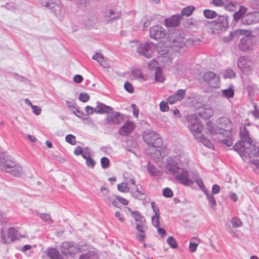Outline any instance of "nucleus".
I'll return each instance as SVG.
<instances>
[{"label":"nucleus","instance_id":"obj_1","mask_svg":"<svg viewBox=\"0 0 259 259\" xmlns=\"http://www.w3.org/2000/svg\"><path fill=\"white\" fill-rule=\"evenodd\" d=\"M183 156V153L180 150L176 155L169 156L165 165V172L174 176L178 183L184 186H190L194 184V181L189 177V171L180 166Z\"/></svg>","mask_w":259,"mask_h":259},{"label":"nucleus","instance_id":"obj_2","mask_svg":"<svg viewBox=\"0 0 259 259\" xmlns=\"http://www.w3.org/2000/svg\"><path fill=\"white\" fill-rule=\"evenodd\" d=\"M137 51L141 56L147 58H151L156 50L158 56V61L164 66H169L172 62L173 55L168 51L163 42H160L157 46L152 42H146L144 44L136 42Z\"/></svg>","mask_w":259,"mask_h":259},{"label":"nucleus","instance_id":"obj_3","mask_svg":"<svg viewBox=\"0 0 259 259\" xmlns=\"http://www.w3.org/2000/svg\"><path fill=\"white\" fill-rule=\"evenodd\" d=\"M206 129L209 133L218 136V141L227 146L232 145L233 142L231 137L232 129V123L230 118L223 116L219 118L214 124L209 121L206 123Z\"/></svg>","mask_w":259,"mask_h":259},{"label":"nucleus","instance_id":"obj_4","mask_svg":"<svg viewBox=\"0 0 259 259\" xmlns=\"http://www.w3.org/2000/svg\"><path fill=\"white\" fill-rule=\"evenodd\" d=\"M239 140L235 144L233 148L240 156L244 161L251 157L255 152V147L252 145V140L250 138L248 131L245 127L240 128Z\"/></svg>","mask_w":259,"mask_h":259},{"label":"nucleus","instance_id":"obj_5","mask_svg":"<svg viewBox=\"0 0 259 259\" xmlns=\"http://www.w3.org/2000/svg\"><path fill=\"white\" fill-rule=\"evenodd\" d=\"M143 138L149 147L146 151L147 154L151 155L154 159L161 157V152L157 149L163 144L162 139L160 136L155 132L147 130L143 133Z\"/></svg>","mask_w":259,"mask_h":259},{"label":"nucleus","instance_id":"obj_6","mask_svg":"<svg viewBox=\"0 0 259 259\" xmlns=\"http://www.w3.org/2000/svg\"><path fill=\"white\" fill-rule=\"evenodd\" d=\"M0 162L3 164V169L6 172L17 177H20L23 175L20 164L7 153L0 152Z\"/></svg>","mask_w":259,"mask_h":259},{"label":"nucleus","instance_id":"obj_7","mask_svg":"<svg viewBox=\"0 0 259 259\" xmlns=\"http://www.w3.org/2000/svg\"><path fill=\"white\" fill-rule=\"evenodd\" d=\"M239 35H243L241 38L239 48L242 51L253 49L255 44V37L252 36L251 32L243 29H238L230 33V39Z\"/></svg>","mask_w":259,"mask_h":259},{"label":"nucleus","instance_id":"obj_8","mask_svg":"<svg viewBox=\"0 0 259 259\" xmlns=\"http://www.w3.org/2000/svg\"><path fill=\"white\" fill-rule=\"evenodd\" d=\"M247 9L240 6L238 11L234 13L233 18L236 21L241 19V22L244 25H251L259 22V12L247 13Z\"/></svg>","mask_w":259,"mask_h":259},{"label":"nucleus","instance_id":"obj_9","mask_svg":"<svg viewBox=\"0 0 259 259\" xmlns=\"http://www.w3.org/2000/svg\"><path fill=\"white\" fill-rule=\"evenodd\" d=\"M171 47H166L168 51L173 55V58L175 57V54L172 51L179 53H181L182 51L181 50H184L186 47L191 44H193L194 40L192 38L185 39L183 34L176 35L173 38H170Z\"/></svg>","mask_w":259,"mask_h":259},{"label":"nucleus","instance_id":"obj_10","mask_svg":"<svg viewBox=\"0 0 259 259\" xmlns=\"http://www.w3.org/2000/svg\"><path fill=\"white\" fill-rule=\"evenodd\" d=\"M124 181L133 197L139 200H144L146 198L144 190L141 186L136 184L135 179L133 177L126 178Z\"/></svg>","mask_w":259,"mask_h":259},{"label":"nucleus","instance_id":"obj_11","mask_svg":"<svg viewBox=\"0 0 259 259\" xmlns=\"http://www.w3.org/2000/svg\"><path fill=\"white\" fill-rule=\"evenodd\" d=\"M20 237H23V236H20L17 228L11 227L7 231L1 230V241L4 244H9Z\"/></svg>","mask_w":259,"mask_h":259},{"label":"nucleus","instance_id":"obj_12","mask_svg":"<svg viewBox=\"0 0 259 259\" xmlns=\"http://www.w3.org/2000/svg\"><path fill=\"white\" fill-rule=\"evenodd\" d=\"M84 245L79 246L71 242H64L61 246L62 253L66 256L72 255L78 252H83Z\"/></svg>","mask_w":259,"mask_h":259},{"label":"nucleus","instance_id":"obj_13","mask_svg":"<svg viewBox=\"0 0 259 259\" xmlns=\"http://www.w3.org/2000/svg\"><path fill=\"white\" fill-rule=\"evenodd\" d=\"M190 131L193 134L195 138L202 134L203 125L201 124L199 119L196 115H190L188 116Z\"/></svg>","mask_w":259,"mask_h":259},{"label":"nucleus","instance_id":"obj_14","mask_svg":"<svg viewBox=\"0 0 259 259\" xmlns=\"http://www.w3.org/2000/svg\"><path fill=\"white\" fill-rule=\"evenodd\" d=\"M253 63L248 56L240 57L238 61V67L245 74H250L253 69Z\"/></svg>","mask_w":259,"mask_h":259},{"label":"nucleus","instance_id":"obj_15","mask_svg":"<svg viewBox=\"0 0 259 259\" xmlns=\"http://www.w3.org/2000/svg\"><path fill=\"white\" fill-rule=\"evenodd\" d=\"M121 16V12L116 7L107 8L103 13L104 18L109 22L117 20Z\"/></svg>","mask_w":259,"mask_h":259},{"label":"nucleus","instance_id":"obj_16","mask_svg":"<svg viewBox=\"0 0 259 259\" xmlns=\"http://www.w3.org/2000/svg\"><path fill=\"white\" fill-rule=\"evenodd\" d=\"M204 80L211 87L217 88L219 85L220 76L211 71H207L203 75Z\"/></svg>","mask_w":259,"mask_h":259},{"label":"nucleus","instance_id":"obj_17","mask_svg":"<svg viewBox=\"0 0 259 259\" xmlns=\"http://www.w3.org/2000/svg\"><path fill=\"white\" fill-rule=\"evenodd\" d=\"M165 34L164 29L159 25L154 26L150 29V36L154 40L163 38Z\"/></svg>","mask_w":259,"mask_h":259},{"label":"nucleus","instance_id":"obj_18","mask_svg":"<svg viewBox=\"0 0 259 259\" xmlns=\"http://www.w3.org/2000/svg\"><path fill=\"white\" fill-rule=\"evenodd\" d=\"M146 221L136 223V229L138 233L136 234V238L141 242H144L145 238V232L147 230Z\"/></svg>","mask_w":259,"mask_h":259},{"label":"nucleus","instance_id":"obj_19","mask_svg":"<svg viewBox=\"0 0 259 259\" xmlns=\"http://www.w3.org/2000/svg\"><path fill=\"white\" fill-rule=\"evenodd\" d=\"M83 252L80 256L79 259H98L96 250L88 245H84Z\"/></svg>","mask_w":259,"mask_h":259},{"label":"nucleus","instance_id":"obj_20","mask_svg":"<svg viewBox=\"0 0 259 259\" xmlns=\"http://www.w3.org/2000/svg\"><path fill=\"white\" fill-rule=\"evenodd\" d=\"M197 113L202 118L208 119L213 114V110L209 104H204L199 108Z\"/></svg>","mask_w":259,"mask_h":259},{"label":"nucleus","instance_id":"obj_21","mask_svg":"<svg viewBox=\"0 0 259 259\" xmlns=\"http://www.w3.org/2000/svg\"><path fill=\"white\" fill-rule=\"evenodd\" d=\"M123 120V116L117 112H112L107 117V122L111 124H118Z\"/></svg>","mask_w":259,"mask_h":259},{"label":"nucleus","instance_id":"obj_22","mask_svg":"<svg viewBox=\"0 0 259 259\" xmlns=\"http://www.w3.org/2000/svg\"><path fill=\"white\" fill-rule=\"evenodd\" d=\"M52 5L49 9L51 10L58 17H62L63 14L62 5L59 0H55L52 2Z\"/></svg>","mask_w":259,"mask_h":259},{"label":"nucleus","instance_id":"obj_23","mask_svg":"<svg viewBox=\"0 0 259 259\" xmlns=\"http://www.w3.org/2000/svg\"><path fill=\"white\" fill-rule=\"evenodd\" d=\"M135 127L133 122L126 121L119 130V134L123 136H126L131 133Z\"/></svg>","mask_w":259,"mask_h":259},{"label":"nucleus","instance_id":"obj_24","mask_svg":"<svg viewBox=\"0 0 259 259\" xmlns=\"http://www.w3.org/2000/svg\"><path fill=\"white\" fill-rule=\"evenodd\" d=\"M181 16L180 15H174L170 18L165 19L164 23L167 27H173L178 26L180 24Z\"/></svg>","mask_w":259,"mask_h":259},{"label":"nucleus","instance_id":"obj_25","mask_svg":"<svg viewBox=\"0 0 259 259\" xmlns=\"http://www.w3.org/2000/svg\"><path fill=\"white\" fill-rule=\"evenodd\" d=\"M128 212L131 213L132 217L135 219L136 223H141L146 221L145 217L137 210H132L130 207H126Z\"/></svg>","mask_w":259,"mask_h":259},{"label":"nucleus","instance_id":"obj_26","mask_svg":"<svg viewBox=\"0 0 259 259\" xmlns=\"http://www.w3.org/2000/svg\"><path fill=\"white\" fill-rule=\"evenodd\" d=\"M112 110V108L101 102H97L95 108V112L99 114L108 113Z\"/></svg>","mask_w":259,"mask_h":259},{"label":"nucleus","instance_id":"obj_27","mask_svg":"<svg viewBox=\"0 0 259 259\" xmlns=\"http://www.w3.org/2000/svg\"><path fill=\"white\" fill-rule=\"evenodd\" d=\"M192 178L197 184V185L199 186V188L203 192V193H206L208 190L204 186L203 180L200 177L199 174L196 172H194L193 174Z\"/></svg>","mask_w":259,"mask_h":259},{"label":"nucleus","instance_id":"obj_28","mask_svg":"<svg viewBox=\"0 0 259 259\" xmlns=\"http://www.w3.org/2000/svg\"><path fill=\"white\" fill-rule=\"evenodd\" d=\"M217 29H221L227 26L226 18L225 16H220L218 19L215 21Z\"/></svg>","mask_w":259,"mask_h":259},{"label":"nucleus","instance_id":"obj_29","mask_svg":"<svg viewBox=\"0 0 259 259\" xmlns=\"http://www.w3.org/2000/svg\"><path fill=\"white\" fill-rule=\"evenodd\" d=\"M47 255L51 259H63L59 252L55 248H50L48 250Z\"/></svg>","mask_w":259,"mask_h":259},{"label":"nucleus","instance_id":"obj_30","mask_svg":"<svg viewBox=\"0 0 259 259\" xmlns=\"http://www.w3.org/2000/svg\"><path fill=\"white\" fill-rule=\"evenodd\" d=\"M200 243V240L197 237H193L189 243V250L191 252H194L196 251L197 247Z\"/></svg>","mask_w":259,"mask_h":259},{"label":"nucleus","instance_id":"obj_31","mask_svg":"<svg viewBox=\"0 0 259 259\" xmlns=\"http://www.w3.org/2000/svg\"><path fill=\"white\" fill-rule=\"evenodd\" d=\"M224 7L230 12H235L237 10V3L231 1L227 0L225 2Z\"/></svg>","mask_w":259,"mask_h":259},{"label":"nucleus","instance_id":"obj_32","mask_svg":"<svg viewBox=\"0 0 259 259\" xmlns=\"http://www.w3.org/2000/svg\"><path fill=\"white\" fill-rule=\"evenodd\" d=\"M196 139L200 142L202 143L206 147H208L210 149H213V146L211 143V141L209 140L206 139L202 135V134L199 136L198 137H197Z\"/></svg>","mask_w":259,"mask_h":259},{"label":"nucleus","instance_id":"obj_33","mask_svg":"<svg viewBox=\"0 0 259 259\" xmlns=\"http://www.w3.org/2000/svg\"><path fill=\"white\" fill-rule=\"evenodd\" d=\"M148 171L153 176H161L162 174L161 170L158 169L154 165L150 164L149 163L148 164Z\"/></svg>","mask_w":259,"mask_h":259},{"label":"nucleus","instance_id":"obj_34","mask_svg":"<svg viewBox=\"0 0 259 259\" xmlns=\"http://www.w3.org/2000/svg\"><path fill=\"white\" fill-rule=\"evenodd\" d=\"M222 96L227 99L232 98L234 95V91L232 87L222 90Z\"/></svg>","mask_w":259,"mask_h":259},{"label":"nucleus","instance_id":"obj_35","mask_svg":"<svg viewBox=\"0 0 259 259\" xmlns=\"http://www.w3.org/2000/svg\"><path fill=\"white\" fill-rule=\"evenodd\" d=\"M204 193L206 196L207 199L209 202V205L212 208V209H214V207L217 205V202L214 197L213 196L212 194H210L209 193L208 190L207 191L206 193L204 192Z\"/></svg>","mask_w":259,"mask_h":259},{"label":"nucleus","instance_id":"obj_36","mask_svg":"<svg viewBox=\"0 0 259 259\" xmlns=\"http://www.w3.org/2000/svg\"><path fill=\"white\" fill-rule=\"evenodd\" d=\"M155 80L159 82H162L164 80L161 68L160 67H157L155 71Z\"/></svg>","mask_w":259,"mask_h":259},{"label":"nucleus","instance_id":"obj_37","mask_svg":"<svg viewBox=\"0 0 259 259\" xmlns=\"http://www.w3.org/2000/svg\"><path fill=\"white\" fill-rule=\"evenodd\" d=\"M195 8L193 6H189L184 8L181 10V14L183 16H190L195 10Z\"/></svg>","mask_w":259,"mask_h":259},{"label":"nucleus","instance_id":"obj_38","mask_svg":"<svg viewBox=\"0 0 259 259\" xmlns=\"http://www.w3.org/2000/svg\"><path fill=\"white\" fill-rule=\"evenodd\" d=\"M203 15L206 18L213 19L217 17V13L214 11L206 9L203 11Z\"/></svg>","mask_w":259,"mask_h":259},{"label":"nucleus","instance_id":"obj_39","mask_svg":"<svg viewBox=\"0 0 259 259\" xmlns=\"http://www.w3.org/2000/svg\"><path fill=\"white\" fill-rule=\"evenodd\" d=\"M235 76V72L230 68H227L223 72V77L225 78H233Z\"/></svg>","mask_w":259,"mask_h":259},{"label":"nucleus","instance_id":"obj_40","mask_svg":"<svg viewBox=\"0 0 259 259\" xmlns=\"http://www.w3.org/2000/svg\"><path fill=\"white\" fill-rule=\"evenodd\" d=\"M117 188L119 191L122 193L130 192V190L127 188V184L124 181L123 182L118 184Z\"/></svg>","mask_w":259,"mask_h":259},{"label":"nucleus","instance_id":"obj_41","mask_svg":"<svg viewBox=\"0 0 259 259\" xmlns=\"http://www.w3.org/2000/svg\"><path fill=\"white\" fill-rule=\"evenodd\" d=\"M166 242L170 247L174 249L178 247V243L176 239L173 237L170 236L168 237Z\"/></svg>","mask_w":259,"mask_h":259},{"label":"nucleus","instance_id":"obj_42","mask_svg":"<svg viewBox=\"0 0 259 259\" xmlns=\"http://www.w3.org/2000/svg\"><path fill=\"white\" fill-rule=\"evenodd\" d=\"M151 20L149 17L145 16L141 20V24L143 26V30H144L150 24Z\"/></svg>","mask_w":259,"mask_h":259},{"label":"nucleus","instance_id":"obj_43","mask_svg":"<svg viewBox=\"0 0 259 259\" xmlns=\"http://www.w3.org/2000/svg\"><path fill=\"white\" fill-rule=\"evenodd\" d=\"M92 59L96 60L101 65L103 66V62H104V58L103 56L99 53H96L93 57Z\"/></svg>","mask_w":259,"mask_h":259},{"label":"nucleus","instance_id":"obj_44","mask_svg":"<svg viewBox=\"0 0 259 259\" xmlns=\"http://www.w3.org/2000/svg\"><path fill=\"white\" fill-rule=\"evenodd\" d=\"M231 223L234 228L240 227L242 225L240 220L236 217L233 218L231 220Z\"/></svg>","mask_w":259,"mask_h":259},{"label":"nucleus","instance_id":"obj_45","mask_svg":"<svg viewBox=\"0 0 259 259\" xmlns=\"http://www.w3.org/2000/svg\"><path fill=\"white\" fill-rule=\"evenodd\" d=\"M160 214H154L151 218L152 224L155 228L159 227Z\"/></svg>","mask_w":259,"mask_h":259},{"label":"nucleus","instance_id":"obj_46","mask_svg":"<svg viewBox=\"0 0 259 259\" xmlns=\"http://www.w3.org/2000/svg\"><path fill=\"white\" fill-rule=\"evenodd\" d=\"M186 90L184 89H180L177 91V93L175 94H174L176 98L178 99L179 101L182 100L185 95Z\"/></svg>","mask_w":259,"mask_h":259},{"label":"nucleus","instance_id":"obj_47","mask_svg":"<svg viewBox=\"0 0 259 259\" xmlns=\"http://www.w3.org/2000/svg\"><path fill=\"white\" fill-rule=\"evenodd\" d=\"M132 75L136 78L143 79L144 76L139 69H134L132 72Z\"/></svg>","mask_w":259,"mask_h":259},{"label":"nucleus","instance_id":"obj_48","mask_svg":"<svg viewBox=\"0 0 259 259\" xmlns=\"http://www.w3.org/2000/svg\"><path fill=\"white\" fill-rule=\"evenodd\" d=\"M66 141L71 145H74L76 144L75 137L74 136L69 134L65 137Z\"/></svg>","mask_w":259,"mask_h":259},{"label":"nucleus","instance_id":"obj_49","mask_svg":"<svg viewBox=\"0 0 259 259\" xmlns=\"http://www.w3.org/2000/svg\"><path fill=\"white\" fill-rule=\"evenodd\" d=\"M101 164L103 168H106L109 166L110 161L108 158L104 157L101 159Z\"/></svg>","mask_w":259,"mask_h":259},{"label":"nucleus","instance_id":"obj_50","mask_svg":"<svg viewBox=\"0 0 259 259\" xmlns=\"http://www.w3.org/2000/svg\"><path fill=\"white\" fill-rule=\"evenodd\" d=\"M163 195L167 198H170L173 196L172 191L168 188H164L162 191Z\"/></svg>","mask_w":259,"mask_h":259},{"label":"nucleus","instance_id":"obj_51","mask_svg":"<svg viewBox=\"0 0 259 259\" xmlns=\"http://www.w3.org/2000/svg\"><path fill=\"white\" fill-rule=\"evenodd\" d=\"M39 217L45 222L50 223L52 222V220L50 214L48 213H40Z\"/></svg>","mask_w":259,"mask_h":259},{"label":"nucleus","instance_id":"obj_52","mask_svg":"<svg viewBox=\"0 0 259 259\" xmlns=\"http://www.w3.org/2000/svg\"><path fill=\"white\" fill-rule=\"evenodd\" d=\"M86 160V165L88 167H90L91 168H93L95 165L96 162L91 157L85 159Z\"/></svg>","mask_w":259,"mask_h":259},{"label":"nucleus","instance_id":"obj_53","mask_svg":"<svg viewBox=\"0 0 259 259\" xmlns=\"http://www.w3.org/2000/svg\"><path fill=\"white\" fill-rule=\"evenodd\" d=\"M79 99L82 102H87L90 99L89 95L87 93H80L79 97Z\"/></svg>","mask_w":259,"mask_h":259},{"label":"nucleus","instance_id":"obj_54","mask_svg":"<svg viewBox=\"0 0 259 259\" xmlns=\"http://www.w3.org/2000/svg\"><path fill=\"white\" fill-rule=\"evenodd\" d=\"M66 104L67 107L72 111L74 109H76V105L74 101H66Z\"/></svg>","mask_w":259,"mask_h":259},{"label":"nucleus","instance_id":"obj_55","mask_svg":"<svg viewBox=\"0 0 259 259\" xmlns=\"http://www.w3.org/2000/svg\"><path fill=\"white\" fill-rule=\"evenodd\" d=\"M160 109L162 112H165L168 110L169 107L167 103L162 101L159 104Z\"/></svg>","mask_w":259,"mask_h":259},{"label":"nucleus","instance_id":"obj_56","mask_svg":"<svg viewBox=\"0 0 259 259\" xmlns=\"http://www.w3.org/2000/svg\"><path fill=\"white\" fill-rule=\"evenodd\" d=\"M91 153L90 149L88 148H85L83 149L81 156L85 159L90 157Z\"/></svg>","mask_w":259,"mask_h":259},{"label":"nucleus","instance_id":"obj_57","mask_svg":"<svg viewBox=\"0 0 259 259\" xmlns=\"http://www.w3.org/2000/svg\"><path fill=\"white\" fill-rule=\"evenodd\" d=\"M77 4L80 8H84L89 4V0H77Z\"/></svg>","mask_w":259,"mask_h":259},{"label":"nucleus","instance_id":"obj_58","mask_svg":"<svg viewBox=\"0 0 259 259\" xmlns=\"http://www.w3.org/2000/svg\"><path fill=\"white\" fill-rule=\"evenodd\" d=\"M32 110L33 113L36 115H39L41 114V108L36 105L32 106Z\"/></svg>","mask_w":259,"mask_h":259},{"label":"nucleus","instance_id":"obj_59","mask_svg":"<svg viewBox=\"0 0 259 259\" xmlns=\"http://www.w3.org/2000/svg\"><path fill=\"white\" fill-rule=\"evenodd\" d=\"M124 87L125 90L130 93L134 92V89L132 85L128 82H126L124 83Z\"/></svg>","mask_w":259,"mask_h":259},{"label":"nucleus","instance_id":"obj_60","mask_svg":"<svg viewBox=\"0 0 259 259\" xmlns=\"http://www.w3.org/2000/svg\"><path fill=\"white\" fill-rule=\"evenodd\" d=\"M211 3L216 7L224 6L225 2L223 0H212Z\"/></svg>","mask_w":259,"mask_h":259},{"label":"nucleus","instance_id":"obj_61","mask_svg":"<svg viewBox=\"0 0 259 259\" xmlns=\"http://www.w3.org/2000/svg\"><path fill=\"white\" fill-rule=\"evenodd\" d=\"M253 106L254 109L251 111V113L256 119H259V109L257 108L255 104Z\"/></svg>","mask_w":259,"mask_h":259},{"label":"nucleus","instance_id":"obj_62","mask_svg":"<svg viewBox=\"0 0 259 259\" xmlns=\"http://www.w3.org/2000/svg\"><path fill=\"white\" fill-rule=\"evenodd\" d=\"M178 101L179 100L176 98L174 95L170 96L167 99V103L170 104H174Z\"/></svg>","mask_w":259,"mask_h":259},{"label":"nucleus","instance_id":"obj_63","mask_svg":"<svg viewBox=\"0 0 259 259\" xmlns=\"http://www.w3.org/2000/svg\"><path fill=\"white\" fill-rule=\"evenodd\" d=\"M114 197L115 198H117V199L118 200V201L120 203H121V204H122L123 205H126L128 204V201L125 198L121 197H120V196H117V195L115 196Z\"/></svg>","mask_w":259,"mask_h":259},{"label":"nucleus","instance_id":"obj_64","mask_svg":"<svg viewBox=\"0 0 259 259\" xmlns=\"http://www.w3.org/2000/svg\"><path fill=\"white\" fill-rule=\"evenodd\" d=\"M115 195H112V196H110V195H105V198H104V201L107 203V204H109V203H111L114 197L115 196Z\"/></svg>","mask_w":259,"mask_h":259}]
</instances>
